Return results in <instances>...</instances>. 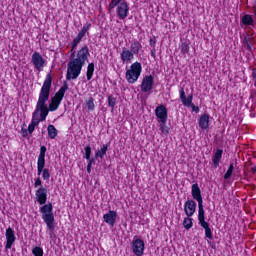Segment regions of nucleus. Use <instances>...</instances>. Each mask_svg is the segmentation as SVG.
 I'll list each match as a JSON object with an SVG mask.
<instances>
[{"label": "nucleus", "instance_id": "1", "mask_svg": "<svg viewBox=\"0 0 256 256\" xmlns=\"http://www.w3.org/2000/svg\"><path fill=\"white\" fill-rule=\"evenodd\" d=\"M51 83H53V77L51 74H47L39 93L32 122L28 126L29 133H33L35 131V127H37L41 121H45L47 119V115H49L47 102L49 101V95L51 93Z\"/></svg>", "mask_w": 256, "mask_h": 256}, {"label": "nucleus", "instance_id": "2", "mask_svg": "<svg viewBox=\"0 0 256 256\" xmlns=\"http://www.w3.org/2000/svg\"><path fill=\"white\" fill-rule=\"evenodd\" d=\"M90 56L87 45L82 46L79 50H70V61L68 62L66 74L68 81L75 80L81 75V71L89 61Z\"/></svg>", "mask_w": 256, "mask_h": 256}, {"label": "nucleus", "instance_id": "3", "mask_svg": "<svg viewBox=\"0 0 256 256\" xmlns=\"http://www.w3.org/2000/svg\"><path fill=\"white\" fill-rule=\"evenodd\" d=\"M48 195L49 190L47 187H39L35 192V199L37 203L42 205L39 211L42 213V219L51 235L55 232V214L53 213V204L51 202L47 203Z\"/></svg>", "mask_w": 256, "mask_h": 256}, {"label": "nucleus", "instance_id": "4", "mask_svg": "<svg viewBox=\"0 0 256 256\" xmlns=\"http://www.w3.org/2000/svg\"><path fill=\"white\" fill-rule=\"evenodd\" d=\"M108 7L109 9H115L116 7L117 17L121 20L129 17V3L127 0H111Z\"/></svg>", "mask_w": 256, "mask_h": 256}, {"label": "nucleus", "instance_id": "5", "mask_svg": "<svg viewBox=\"0 0 256 256\" xmlns=\"http://www.w3.org/2000/svg\"><path fill=\"white\" fill-rule=\"evenodd\" d=\"M143 71V66L140 62H134L131 66L126 69L125 79L127 83L133 85L139 81V77H141V72Z\"/></svg>", "mask_w": 256, "mask_h": 256}, {"label": "nucleus", "instance_id": "6", "mask_svg": "<svg viewBox=\"0 0 256 256\" xmlns=\"http://www.w3.org/2000/svg\"><path fill=\"white\" fill-rule=\"evenodd\" d=\"M68 89H69V86L67 85V83H64L63 86L55 94V96L52 97L49 107L47 106L48 112L57 111L59 109V105H61V101H63V98L65 97V93H67Z\"/></svg>", "mask_w": 256, "mask_h": 256}, {"label": "nucleus", "instance_id": "7", "mask_svg": "<svg viewBox=\"0 0 256 256\" xmlns=\"http://www.w3.org/2000/svg\"><path fill=\"white\" fill-rule=\"evenodd\" d=\"M179 97H180L184 107H191L193 113H199V111H200L199 107L195 106V104H193V94H190L187 97V95L185 94V89L180 88L179 89Z\"/></svg>", "mask_w": 256, "mask_h": 256}, {"label": "nucleus", "instance_id": "8", "mask_svg": "<svg viewBox=\"0 0 256 256\" xmlns=\"http://www.w3.org/2000/svg\"><path fill=\"white\" fill-rule=\"evenodd\" d=\"M191 195L194 201L198 202V213H205V209L203 208V195L201 194V188H199V184L195 183L192 185Z\"/></svg>", "mask_w": 256, "mask_h": 256}, {"label": "nucleus", "instance_id": "9", "mask_svg": "<svg viewBox=\"0 0 256 256\" xmlns=\"http://www.w3.org/2000/svg\"><path fill=\"white\" fill-rule=\"evenodd\" d=\"M132 252L136 256H143L145 253V241L143 239L135 236L131 243Z\"/></svg>", "mask_w": 256, "mask_h": 256}, {"label": "nucleus", "instance_id": "10", "mask_svg": "<svg viewBox=\"0 0 256 256\" xmlns=\"http://www.w3.org/2000/svg\"><path fill=\"white\" fill-rule=\"evenodd\" d=\"M198 221H199V225L205 231L206 239H209L210 241L213 240V230H211V226L209 225V222L205 221V212L198 213Z\"/></svg>", "mask_w": 256, "mask_h": 256}, {"label": "nucleus", "instance_id": "11", "mask_svg": "<svg viewBox=\"0 0 256 256\" xmlns=\"http://www.w3.org/2000/svg\"><path fill=\"white\" fill-rule=\"evenodd\" d=\"M155 83V78L152 75L144 76L141 83V91L143 93H149L153 90V85Z\"/></svg>", "mask_w": 256, "mask_h": 256}, {"label": "nucleus", "instance_id": "12", "mask_svg": "<svg viewBox=\"0 0 256 256\" xmlns=\"http://www.w3.org/2000/svg\"><path fill=\"white\" fill-rule=\"evenodd\" d=\"M32 63L37 71H42L45 67V59L39 52H34L32 54Z\"/></svg>", "mask_w": 256, "mask_h": 256}, {"label": "nucleus", "instance_id": "13", "mask_svg": "<svg viewBox=\"0 0 256 256\" xmlns=\"http://www.w3.org/2000/svg\"><path fill=\"white\" fill-rule=\"evenodd\" d=\"M5 237V249H11V247H13V245L15 244V241H17V237L15 236V230H13V228L11 227H8L5 232Z\"/></svg>", "mask_w": 256, "mask_h": 256}, {"label": "nucleus", "instance_id": "14", "mask_svg": "<svg viewBox=\"0 0 256 256\" xmlns=\"http://www.w3.org/2000/svg\"><path fill=\"white\" fill-rule=\"evenodd\" d=\"M155 115L158 123H167L168 114L167 108L164 105H160L155 109Z\"/></svg>", "mask_w": 256, "mask_h": 256}, {"label": "nucleus", "instance_id": "15", "mask_svg": "<svg viewBox=\"0 0 256 256\" xmlns=\"http://www.w3.org/2000/svg\"><path fill=\"white\" fill-rule=\"evenodd\" d=\"M197 211V203L194 200H187L184 204V213L187 217H193Z\"/></svg>", "mask_w": 256, "mask_h": 256}, {"label": "nucleus", "instance_id": "16", "mask_svg": "<svg viewBox=\"0 0 256 256\" xmlns=\"http://www.w3.org/2000/svg\"><path fill=\"white\" fill-rule=\"evenodd\" d=\"M120 59L124 65H129L133 59H135V55L131 50L127 48H122V52L120 53Z\"/></svg>", "mask_w": 256, "mask_h": 256}, {"label": "nucleus", "instance_id": "17", "mask_svg": "<svg viewBox=\"0 0 256 256\" xmlns=\"http://www.w3.org/2000/svg\"><path fill=\"white\" fill-rule=\"evenodd\" d=\"M103 220L107 225H110V227H115L117 212L115 210H109L108 213L103 215Z\"/></svg>", "mask_w": 256, "mask_h": 256}, {"label": "nucleus", "instance_id": "18", "mask_svg": "<svg viewBox=\"0 0 256 256\" xmlns=\"http://www.w3.org/2000/svg\"><path fill=\"white\" fill-rule=\"evenodd\" d=\"M198 125L202 131L209 129V114H202L198 119Z\"/></svg>", "mask_w": 256, "mask_h": 256}, {"label": "nucleus", "instance_id": "19", "mask_svg": "<svg viewBox=\"0 0 256 256\" xmlns=\"http://www.w3.org/2000/svg\"><path fill=\"white\" fill-rule=\"evenodd\" d=\"M109 150V144H103L98 148L95 152V159H103L105 155H107V151Z\"/></svg>", "mask_w": 256, "mask_h": 256}, {"label": "nucleus", "instance_id": "20", "mask_svg": "<svg viewBox=\"0 0 256 256\" xmlns=\"http://www.w3.org/2000/svg\"><path fill=\"white\" fill-rule=\"evenodd\" d=\"M143 49V45H141V42L135 40L131 45H130V51L133 53V55H139V51Z\"/></svg>", "mask_w": 256, "mask_h": 256}, {"label": "nucleus", "instance_id": "21", "mask_svg": "<svg viewBox=\"0 0 256 256\" xmlns=\"http://www.w3.org/2000/svg\"><path fill=\"white\" fill-rule=\"evenodd\" d=\"M93 73H95V64L89 63L86 72V77L88 81H91V79H93Z\"/></svg>", "mask_w": 256, "mask_h": 256}, {"label": "nucleus", "instance_id": "22", "mask_svg": "<svg viewBox=\"0 0 256 256\" xmlns=\"http://www.w3.org/2000/svg\"><path fill=\"white\" fill-rule=\"evenodd\" d=\"M182 225L184 229H186V231H189V229L193 227V218L187 216L186 218H184Z\"/></svg>", "mask_w": 256, "mask_h": 256}, {"label": "nucleus", "instance_id": "23", "mask_svg": "<svg viewBox=\"0 0 256 256\" xmlns=\"http://www.w3.org/2000/svg\"><path fill=\"white\" fill-rule=\"evenodd\" d=\"M47 131L48 137H50V139H55V137H57V128H55L54 125H48Z\"/></svg>", "mask_w": 256, "mask_h": 256}, {"label": "nucleus", "instance_id": "24", "mask_svg": "<svg viewBox=\"0 0 256 256\" xmlns=\"http://www.w3.org/2000/svg\"><path fill=\"white\" fill-rule=\"evenodd\" d=\"M83 37L80 36L79 34L73 39L71 43V50L70 51H75L77 49V45H79L82 41Z\"/></svg>", "mask_w": 256, "mask_h": 256}, {"label": "nucleus", "instance_id": "25", "mask_svg": "<svg viewBox=\"0 0 256 256\" xmlns=\"http://www.w3.org/2000/svg\"><path fill=\"white\" fill-rule=\"evenodd\" d=\"M159 123H160L159 127H160L161 134L165 136L169 135V127L167 126V122H159Z\"/></svg>", "mask_w": 256, "mask_h": 256}, {"label": "nucleus", "instance_id": "26", "mask_svg": "<svg viewBox=\"0 0 256 256\" xmlns=\"http://www.w3.org/2000/svg\"><path fill=\"white\" fill-rule=\"evenodd\" d=\"M242 23L243 25H253L254 21H253V17H251V15L246 14L242 17Z\"/></svg>", "mask_w": 256, "mask_h": 256}, {"label": "nucleus", "instance_id": "27", "mask_svg": "<svg viewBox=\"0 0 256 256\" xmlns=\"http://www.w3.org/2000/svg\"><path fill=\"white\" fill-rule=\"evenodd\" d=\"M89 29H91V23H86L84 24V26L82 27L81 31L78 33V35L85 37L87 31H89Z\"/></svg>", "mask_w": 256, "mask_h": 256}, {"label": "nucleus", "instance_id": "28", "mask_svg": "<svg viewBox=\"0 0 256 256\" xmlns=\"http://www.w3.org/2000/svg\"><path fill=\"white\" fill-rule=\"evenodd\" d=\"M86 106L88 111H95V100H93V98H89L86 101Z\"/></svg>", "mask_w": 256, "mask_h": 256}, {"label": "nucleus", "instance_id": "29", "mask_svg": "<svg viewBox=\"0 0 256 256\" xmlns=\"http://www.w3.org/2000/svg\"><path fill=\"white\" fill-rule=\"evenodd\" d=\"M235 169V166L233 164H230L228 167L227 172L224 174V179H231V175H233V170Z\"/></svg>", "mask_w": 256, "mask_h": 256}, {"label": "nucleus", "instance_id": "30", "mask_svg": "<svg viewBox=\"0 0 256 256\" xmlns=\"http://www.w3.org/2000/svg\"><path fill=\"white\" fill-rule=\"evenodd\" d=\"M43 248L36 246L32 249V255L34 256H43Z\"/></svg>", "mask_w": 256, "mask_h": 256}, {"label": "nucleus", "instance_id": "31", "mask_svg": "<svg viewBox=\"0 0 256 256\" xmlns=\"http://www.w3.org/2000/svg\"><path fill=\"white\" fill-rule=\"evenodd\" d=\"M45 153H47V148L45 146H41L38 161H45Z\"/></svg>", "mask_w": 256, "mask_h": 256}, {"label": "nucleus", "instance_id": "32", "mask_svg": "<svg viewBox=\"0 0 256 256\" xmlns=\"http://www.w3.org/2000/svg\"><path fill=\"white\" fill-rule=\"evenodd\" d=\"M37 169H38V175H41V173L44 171L43 169H45V161H38Z\"/></svg>", "mask_w": 256, "mask_h": 256}, {"label": "nucleus", "instance_id": "33", "mask_svg": "<svg viewBox=\"0 0 256 256\" xmlns=\"http://www.w3.org/2000/svg\"><path fill=\"white\" fill-rule=\"evenodd\" d=\"M116 103H117V99H115V97H113V96H109L108 97V105H109V107H112V109H115Z\"/></svg>", "mask_w": 256, "mask_h": 256}, {"label": "nucleus", "instance_id": "34", "mask_svg": "<svg viewBox=\"0 0 256 256\" xmlns=\"http://www.w3.org/2000/svg\"><path fill=\"white\" fill-rule=\"evenodd\" d=\"M84 151V157L87 159V161H89L91 159V146H86Z\"/></svg>", "mask_w": 256, "mask_h": 256}, {"label": "nucleus", "instance_id": "35", "mask_svg": "<svg viewBox=\"0 0 256 256\" xmlns=\"http://www.w3.org/2000/svg\"><path fill=\"white\" fill-rule=\"evenodd\" d=\"M221 157H223V151L221 149L216 150L214 153V161H221Z\"/></svg>", "mask_w": 256, "mask_h": 256}, {"label": "nucleus", "instance_id": "36", "mask_svg": "<svg viewBox=\"0 0 256 256\" xmlns=\"http://www.w3.org/2000/svg\"><path fill=\"white\" fill-rule=\"evenodd\" d=\"M181 51H182L183 55H187V53H189V43H187V42L182 43Z\"/></svg>", "mask_w": 256, "mask_h": 256}, {"label": "nucleus", "instance_id": "37", "mask_svg": "<svg viewBox=\"0 0 256 256\" xmlns=\"http://www.w3.org/2000/svg\"><path fill=\"white\" fill-rule=\"evenodd\" d=\"M244 47H245V49H248V51H251V49H253V44L250 42L249 39L245 38L244 39Z\"/></svg>", "mask_w": 256, "mask_h": 256}, {"label": "nucleus", "instance_id": "38", "mask_svg": "<svg viewBox=\"0 0 256 256\" xmlns=\"http://www.w3.org/2000/svg\"><path fill=\"white\" fill-rule=\"evenodd\" d=\"M50 177H51V174L49 173V169H44L42 172V178L44 179V181H48Z\"/></svg>", "mask_w": 256, "mask_h": 256}, {"label": "nucleus", "instance_id": "39", "mask_svg": "<svg viewBox=\"0 0 256 256\" xmlns=\"http://www.w3.org/2000/svg\"><path fill=\"white\" fill-rule=\"evenodd\" d=\"M34 187L35 189H37V187H43V181H41V178L38 177L35 179L34 181Z\"/></svg>", "mask_w": 256, "mask_h": 256}, {"label": "nucleus", "instance_id": "40", "mask_svg": "<svg viewBox=\"0 0 256 256\" xmlns=\"http://www.w3.org/2000/svg\"><path fill=\"white\" fill-rule=\"evenodd\" d=\"M157 44V39H155V38H151L150 40H149V45H150V47H153V49H155V45Z\"/></svg>", "mask_w": 256, "mask_h": 256}, {"label": "nucleus", "instance_id": "41", "mask_svg": "<svg viewBox=\"0 0 256 256\" xmlns=\"http://www.w3.org/2000/svg\"><path fill=\"white\" fill-rule=\"evenodd\" d=\"M93 165V161H89L87 165V173H91V167Z\"/></svg>", "mask_w": 256, "mask_h": 256}, {"label": "nucleus", "instance_id": "42", "mask_svg": "<svg viewBox=\"0 0 256 256\" xmlns=\"http://www.w3.org/2000/svg\"><path fill=\"white\" fill-rule=\"evenodd\" d=\"M252 77L254 79V85L256 87V70H253Z\"/></svg>", "mask_w": 256, "mask_h": 256}, {"label": "nucleus", "instance_id": "43", "mask_svg": "<svg viewBox=\"0 0 256 256\" xmlns=\"http://www.w3.org/2000/svg\"><path fill=\"white\" fill-rule=\"evenodd\" d=\"M251 171H252L253 175H256V166H252Z\"/></svg>", "mask_w": 256, "mask_h": 256}, {"label": "nucleus", "instance_id": "44", "mask_svg": "<svg viewBox=\"0 0 256 256\" xmlns=\"http://www.w3.org/2000/svg\"><path fill=\"white\" fill-rule=\"evenodd\" d=\"M214 167L217 169L219 167V161H214Z\"/></svg>", "mask_w": 256, "mask_h": 256}, {"label": "nucleus", "instance_id": "45", "mask_svg": "<svg viewBox=\"0 0 256 256\" xmlns=\"http://www.w3.org/2000/svg\"><path fill=\"white\" fill-rule=\"evenodd\" d=\"M151 56H152V57H155V49H154V50H151Z\"/></svg>", "mask_w": 256, "mask_h": 256}, {"label": "nucleus", "instance_id": "46", "mask_svg": "<svg viewBox=\"0 0 256 256\" xmlns=\"http://www.w3.org/2000/svg\"><path fill=\"white\" fill-rule=\"evenodd\" d=\"M247 161H251V158H248Z\"/></svg>", "mask_w": 256, "mask_h": 256}]
</instances>
